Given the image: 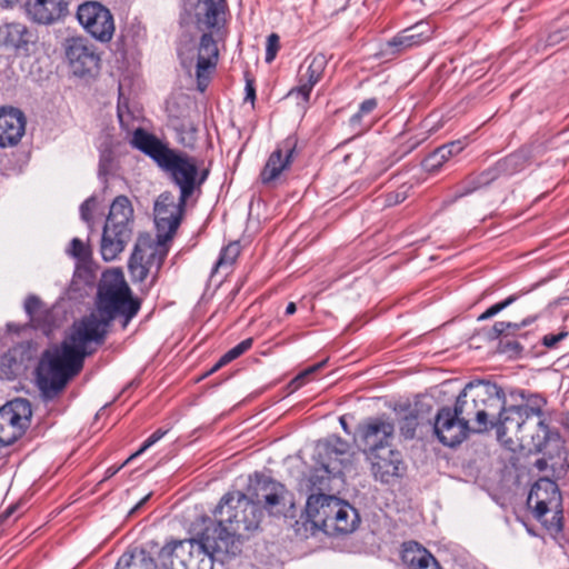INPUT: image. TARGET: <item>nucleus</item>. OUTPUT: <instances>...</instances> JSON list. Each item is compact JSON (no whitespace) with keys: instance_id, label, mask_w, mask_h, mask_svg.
Returning <instances> with one entry per match:
<instances>
[{"instance_id":"423d86ee","label":"nucleus","mask_w":569,"mask_h":569,"mask_svg":"<svg viewBox=\"0 0 569 569\" xmlns=\"http://www.w3.org/2000/svg\"><path fill=\"white\" fill-rule=\"evenodd\" d=\"M133 208L126 196L117 197L107 217L100 252L106 261H112L124 250L132 236Z\"/></svg>"},{"instance_id":"f3484780","label":"nucleus","mask_w":569,"mask_h":569,"mask_svg":"<svg viewBox=\"0 0 569 569\" xmlns=\"http://www.w3.org/2000/svg\"><path fill=\"white\" fill-rule=\"evenodd\" d=\"M473 385L472 395L473 401L477 402L478 410L486 412V430L490 427L489 417H493L495 411L506 402L505 392L497 383L476 380L470 381Z\"/></svg>"},{"instance_id":"2f4dec72","label":"nucleus","mask_w":569,"mask_h":569,"mask_svg":"<svg viewBox=\"0 0 569 569\" xmlns=\"http://www.w3.org/2000/svg\"><path fill=\"white\" fill-rule=\"evenodd\" d=\"M341 470L335 462L321 461L310 473L308 482L311 489L322 490L328 487L331 477L340 475Z\"/></svg>"},{"instance_id":"052dcab7","label":"nucleus","mask_w":569,"mask_h":569,"mask_svg":"<svg viewBox=\"0 0 569 569\" xmlns=\"http://www.w3.org/2000/svg\"><path fill=\"white\" fill-rule=\"evenodd\" d=\"M406 191H397L395 194L388 196V203L389 204H397L406 200Z\"/></svg>"},{"instance_id":"79ce46f5","label":"nucleus","mask_w":569,"mask_h":569,"mask_svg":"<svg viewBox=\"0 0 569 569\" xmlns=\"http://www.w3.org/2000/svg\"><path fill=\"white\" fill-rule=\"evenodd\" d=\"M418 415L413 411L407 413L400 421L399 429L406 439H412L418 427Z\"/></svg>"},{"instance_id":"4d7b16f0","label":"nucleus","mask_w":569,"mask_h":569,"mask_svg":"<svg viewBox=\"0 0 569 569\" xmlns=\"http://www.w3.org/2000/svg\"><path fill=\"white\" fill-rule=\"evenodd\" d=\"M1 367L3 366H8L9 368V371L8 372H4L6 377L8 379H12L14 376H16V371L13 370L12 366H17V362L16 360L13 359V357H11L10 355H3L1 357V362H0Z\"/></svg>"},{"instance_id":"393cba45","label":"nucleus","mask_w":569,"mask_h":569,"mask_svg":"<svg viewBox=\"0 0 569 569\" xmlns=\"http://www.w3.org/2000/svg\"><path fill=\"white\" fill-rule=\"evenodd\" d=\"M28 16L37 23L51 24L68 13L66 0H34L27 2Z\"/></svg>"},{"instance_id":"ea45409f","label":"nucleus","mask_w":569,"mask_h":569,"mask_svg":"<svg viewBox=\"0 0 569 569\" xmlns=\"http://www.w3.org/2000/svg\"><path fill=\"white\" fill-rule=\"evenodd\" d=\"M498 343V351L500 353L507 355L510 358L519 357L523 351V346L515 339H510L509 337H500Z\"/></svg>"},{"instance_id":"603ef678","label":"nucleus","mask_w":569,"mask_h":569,"mask_svg":"<svg viewBox=\"0 0 569 569\" xmlns=\"http://www.w3.org/2000/svg\"><path fill=\"white\" fill-rule=\"evenodd\" d=\"M568 337L567 331H561L557 335L548 333L542 338V345L548 349H553L557 345Z\"/></svg>"},{"instance_id":"a211bd4d","label":"nucleus","mask_w":569,"mask_h":569,"mask_svg":"<svg viewBox=\"0 0 569 569\" xmlns=\"http://www.w3.org/2000/svg\"><path fill=\"white\" fill-rule=\"evenodd\" d=\"M295 150L296 141L292 138H288L272 151L260 173L263 184H271L290 167Z\"/></svg>"},{"instance_id":"c03bdc74","label":"nucleus","mask_w":569,"mask_h":569,"mask_svg":"<svg viewBox=\"0 0 569 569\" xmlns=\"http://www.w3.org/2000/svg\"><path fill=\"white\" fill-rule=\"evenodd\" d=\"M517 300V296H510L508 297L507 299H505L503 301L501 302H498L493 306H491L490 308H488L483 313H481L479 317H478V320L479 321H483V320H487V319H490L492 317H495L496 315H498L500 311L505 310L507 307H509L510 305H512L515 301Z\"/></svg>"},{"instance_id":"2eb2a0df","label":"nucleus","mask_w":569,"mask_h":569,"mask_svg":"<svg viewBox=\"0 0 569 569\" xmlns=\"http://www.w3.org/2000/svg\"><path fill=\"white\" fill-rule=\"evenodd\" d=\"M528 505L533 507L536 518L541 519L550 510L561 506V495L556 481L540 478L533 483L528 496Z\"/></svg>"},{"instance_id":"a19ab883","label":"nucleus","mask_w":569,"mask_h":569,"mask_svg":"<svg viewBox=\"0 0 569 569\" xmlns=\"http://www.w3.org/2000/svg\"><path fill=\"white\" fill-rule=\"evenodd\" d=\"M128 267L132 280L137 282H143L148 274L151 272V270H149L148 267H146V264H143V262L138 259V254H131Z\"/></svg>"},{"instance_id":"0e129e2a","label":"nucleus","mask_w":569,"mask_h":569,"mask_svg":"<svg viewBox=\"0 0 569 569\" xmlns=\"http://www.w3.org/2000/svg\"><path fill=\"white\" fill-rule=\"evenodd\" d=\"M121 467L122 466L117 467V468H114V467L108 468L106 471V479L113 477L121 469Z\"/></svg>"},{"instance_id":"4c0bfd02","label":"nucleus","mask_w":569,"mask_h":569,"mask_svg":"<svg viewBox=\"0 0 569 569\" xmlns=\"http://www.w3.org/2000/svg\"><path fill=\"white\" fill-rule=\"evenodd\" d=\"M347 441L342 440L340 437H330L318 446L319 455L323 451L326 455L335 453L336 456L345 455L348 451Z\"/></svg>"},{"instance_id":"39448f33","label":"nucleus","mask_w":569,"mask_h":569,"mask_svg":"<svg viewBox=\"0 0 569 569\" xmlns=\"http://www.w3.org/2000/svg\"><path fill=\"white\" fill-rule=\"evenodd\" d=\"M219 542L210 528H206L198 538L167 542L158 557L166 569H177L173 558L179 559L182 569H213L216 553L229 555Z\"/></svg>"},{"instance_id":"8fccbe9b","label":"nucleus","mask_w":569,"mask_h":569,"mask_svg":"<svg viewBox=\"0 0 569 569\" xmlns=\"http://www.w3.org/2000/svg\"><path fill=\"white\" fill-rule=\"evenodd\" d=\"M114 569H142L140 561L132 553L124 552Z\"/></svg>"},{"instance_id":"58836bf2","label":"nucleus","mask_w":569,"mask_h":569,"mask_svg":"<svg viewBox=\"0 0 569 569\" xmlns=\"http://www.w3.org/2000/svg\"><path fill=\"white\" fill-rule=\"evenodd\" d=\"M116 170L114 153L111 148H104L100 151L99 177L106 178Z\"/></svg>"},{"instance_id":"7ed1b4c3","label":"nucleus","mask_w":569,"mask_h":569,"mask_svg":"<svg viewBox=\"0 0 569 569\" xmlns=\"http://www.w3.org/2000/svg\"><path fill=\"white\" fill-rule=\"evenodd\" d=\"M96 306L94 312L77 323L96 339V345H102L110 323L119 319L121 327L127 328L140 310L141 302L132 297L121 273H116L112 279L104 277L99 284Z\"/></svg>"},{"instance_id":"473e14b6","label":"nucleus","mask_w":569,"mask_h":569,"mask_svg":"<svg viewBox=\"0 0 569 569\" xmlns=\"http://www.w3.org/2000/svg\"><path fill=\"white\" fill-rule=\"evenodd\" d=\"M527 162V156L522 151L513 152L497 161L498 169L502 176H511L521 171Z\"/></svg>"},{"instance_id":"13d9d810","label":"nucleus","mask_w":569,"mask_h":569,"mask_svg":"<svg viewBox=\"0 0 569 569\" xmlns=\"http://www.w3.org/2000/svg\"><path fill=\"white\" fill-rule=\"evenodd\" d=\"M180 142L186 147H192L194 143V128L193 126L188 127L187 136L180 137Z\"/></svg>"},{"instance_id":"5fc2aeb1","label":"nucleus","mask_w":569,"mask_h":569,"mask_svg":"<svg viewBox=\"0 0 569 569\" xmlns=\"http://www.w3.org/2000/svg\"><path fill=\"white\" fill-rule=\"evenodd\" d=\"M94 203V198H89L80 206L81 219L87 223H90L91 221Z\"/></svg>"},{"instance_id":"412c9836","label":"nucleus","mask_w":569,"mask_h":569,"mask_svg":"<svg viewBox=\"0 0 569 569\" xmlns=\"http://www.w3.org/2000/svg\"><path fill=\"white\" fill-rule=\"evenodd\" d=\"M368 455L376 480L388 483L391 478L401 475L403 462L399 451L390 447L386 451L370 452Z\"/></svg>"},{"instance_id":"f704fd0d","label":"nucleus","mask_w":569,"mask_h":569,"mask_svg":"<svg viewBox=\"0 0 569 569\" xmlns=\"http://www.w3.org/2000/svg\"><path fill=\"white\" fill-rule=\"evenodd\" d=\"M532 321H533V319H531V318L525 319L520 323L509 322V321H498L493 325L491 331L489 332V338L490 339H499L500 337H510V336L515 335L516 331L530 325Z\"/></svg>"},{"instance_id":"3c124183","label":"nucleus","mask_w":569,"mask_h":569,"mask_svg":"<svg viewBox=\"0 0 569 569\" xmlns=\"http://www.w3.org/2000/svg\"><path fill=\"white\" fill-rule=\"evenodd\" d=\"M479 174L480 180L485 186H489L492 181L497 180L499 177L502 176L500 170L498 169L497 163L486 169L485 171L480 172Z\"/></svg>"},{"instance_id":"0eeeda50","label":"nucleus","mask_w":569,"mask_h":569,"mask_svg":"<svg viewBox=\"0 0 569 569\" xmlns=\"http://www.w3.org/2000/svg\"><path fill=\"white\" fill-rule=\"evenodd\" d=\"M31 403L23 398L8 401L0 408V447H8L18 441L30 427Z\"/></svg>"},{"instance_id":"5701e85b","label":"nucleus","mask_w":569,"mask_h":569,"mask_svg":"<svg viewBox=\"0 0 569 569\" xmlns=\"http://www.w3.org/2000/svg\"><path fill=\"white\" fill-rule=\"evenodd\" d=\"M26 118L16 108H0V147L17 144L24 133Z\"/></svg>"},{"instance_id":"09e8293b","label":"nucleus","mask_w":569,"mask_h":569,"mask_svg":"<svg viewBox=\"0 0 569 569\" xmlns=\"http://www.w3.org/2000/svg\"><path fill=\"white\" fill-rule=\"evenodd\" d=\"M483 187L486 186L482 184V181L480 180V174H471L462 182L460 196L471 193Z\"/></svg>"},{"instance_id":"f03ea898","label":"nucleus","mask_w":569,"mask_h":569,"mask_svg":"<svg viewBox=\"0 0 569 569\" xmlns=\"http://www.w3.org/2000/svg\"><path fill=\"white\" fill-rule=\"evenodd\" d=\"M90 343H96V339L74 322L60 347L43 355L38 385L46 399L56 398L69 380L81 371L84 358L93 352L88 349Z\"/></svg>"},{"instance_id":"4be33fe9","label":"nucleus","mask_w":569,"mask_h":569,"mask_svg":"<svg viewBox=\"0 0 569 569\" xmlns=\"http://www.w3.org/2000/svg\"><path fill=\"white\" fill-rule=\"evenodd\" d=\"M432 29L427 22L407 28L387 42L385 53L399 54L412 47L420 46L431 38Z\"/></svg>"},{"instance_id":"6e6d98bb","label":"nucleus","mask_w":569,"mask_h":569,"mask_svg":"<svg viewBox=\"0 0 569 569\" xmlns=\"http://www.w3.org/2000/svg\"><path fill=\"white\" fill-rule=\"evenodd\" d=\"M325 365V361L322 362H319L317 365H313L311 367H309L308 369H306L303 372H301L299 376L296 377V379L293 380L295 383H297V387L301 386L303 383V380L310 376L311 373L316 372L317 370H319L320 368H322Z\"/></svg>"},{"instance_id":"de8ad7c7","label":"nucleus","mask_w":569,"mask_h":569,"mask_svg":"<svg viewBox=\"0 0 569 569\" xmlns=\"http://www.w3.org/2000/svg\"><path fill=\"white\" fill-rule=\"evenodd\" d=\"M280 48V38L277 33H271L267 38L266 62L270 63L277 56Z\"/></svg>"},{"instance_id":"e2e57ef3","label":"nucleus","mask_w":569,"mask_h":569,"mask_svg":"<svg viewBox=\"0 0 569 569\" xmlns=\"http://www.w3.org/2000/svg\"><path fill=\"white\" fill-rule=\"evenodd\" d=\"M535 467L539 470V471H545L548 467V462L546 459L543 458H540L538 460H536L535 462Z\"/></svg>"},{"instance_id":"bb28decb","label":"nucleus","mask_w":569,"mask_h":569,"mask_svg":"<svg viewBox=\"0 0 569 569\" xmlns=\"http://www.w3.org/2000/svg\"><path fill=\"white\" fill-rule=\"evenodd\" d=\"M401 560L408 569H441L436 558L416 541L402 545Z\"/></svg>"},{"instance_id":"ddd939ff","label":"nucleus","mask_w":569,"mask_h":569,"mask_svg":"<svg viewBox=\"0 0 569 569\" xmlns=\"http://www.w3.org/2000/svg\"><path fill=\"white\" fill-rule=\"evenodd\" d=\"M470 427L465 425L456 409L441 408L435 419L433 431L441 443L455 447L468 436Z\"/></svg>"},{"instance_id":"72a5a7b5","label":"nucleus","mask_w":569,"mask_h":569,"mask_svg":"<svg viewBox=\"0 0 569 569\" xmlns=\"http://www.w3.org/2000/svg\"><path fill=\"white\" fill-rule=\"evenodd\" d=\"M24 310L34 327H41L46 323L44 316L47 310L44 309L43 302L37 296L30 295L27 297Z\"/></svg>"},{"instance_id":"9d476101","label":"nucleus","mask_w":569,"mask_h":569,"mask_svg":"<svg viewBox=\"0 0 569 569\" xmlns=\"http://www.w3.org/2000/svg\"><path fill=\"white\" fill-rule=\"evenodd\" d=\"M186 203H181V196L176 200L171 192L161 193L154 203V222L158 238L172 239L184 210Z\"/></svg>"},{"instance_id":"f257e3e1","label":"nucleus","mask_w":569,"mask_h":569,"mask_svg":"<svg viewBox=\"0 0 569 569\" xmlns=\"http://www.w3.org/2000/svg\"><path fill=\"white\" fill-rule=\"evenodd\" d=\"M287 493L282 483L256 472L249 478L247 492L222 496L213 511L218 523L210 529L211 535L229 555L236 556L240 552L241 539L259 529L263 509L271 516L280 513L286 507Z\"/></svg>"},{"instance_id":"bf43d9fd","label":"nucleus","mask_w":569,"mask_h":569,"mask_svg":"<svg viewBox=\"0 0 569 569\" xmlns=\"http://www.w3.org/2000/svg\"><path fill=\"white\" fill-rule=\"evenodd\" d=\"M565 39L563 31L558 30L555 32H551L547 38V44L548 46H556L559 42H561Z\"/></svg>"},{"instance_id":"680f3d73","label":"nucleus","mask_w":569,"mask_h":569,"mask_svg":"<svg viewBox=\"0 0 569 569\" xmlns=\"http://www.w3.org/2000/svg\"><path fill=\"white\" fill-rule=\"evenodd\" d=\"M208 174H209L208 169H203V170L199 171V168L197 167L196 189H199L204 183V181L208 178Z\"/></svg>"},{"instance_id":"864d4df0","label":"nucleus","mask_w":569,"mask_h":569,"mask_svg":"<svg viewBox=\"0 0 569 569\" xmlns=\"http://www.w3.org/2000/svg\"><path fill=\"white\" fill-rule=\"evenodd\" d=\"M246 80V97L244 101H250L251 103L256 100V88H254V79L250 76L248 71L244 72Z\"/></svg>"},{"instance_id":"aec40b11","label":"nucleus","mask_w":569,"mask_h":569,"mask_svg":"<svg viewBox=\"0 0 569 569\" xmlns=\"http://www.w3.org/2000/svg\"><path fill=\"white\" fill-rule=\"evenodd\" d=\"M166 241L167 240L163 238H158V241L154 242L148 234H141L137 239L132 254H138V259L143 262L149 270L154 268L151 284L154 283L157 273L167 257L168 250L164 248Z\"/></svg>"},{"instance_id":"774afa93","label":"nucleus","mask_w":569,"mask_h":569,"mask_svg":"<svg viewBox=\"0 0 569 569\" xmlns=\"http://www.w3.org/2000/svg\"><path fill=\"white\" fill-rule=\"evenodd\" d=\"M226 365L227 363H222V357H221L219 359V361L212 367V369L210 370V373L216 372L217 370H219L220 368H222Z\"/></svg>"},{"instance_id":"9b49d317","label":"nucleus","mask_w":569,"mask_h":569,"mask_svg":"<svg viewBox=\"0 0 569 569\" xmlns=\"http://www.w3.org/2000/svg\"><path fill=\"white\" fill-rule=\"evenodd\" d=\"M498 422H490V428L496 427L499 437H503L508 431L515 430L518 439L523 441L527 437L525 435L526 421L536 416L541 418L543 412L539 407L529 405H516L506 407L505 403L500 407Z\"/></svg>"},{"instance_id":"c9c22d12","label":"nucleus","mask_w":569,"mask_h":569,"mask_svg":"<svg viewBox=\"0 0 569 569\" xmlns=\"http://www.w3.org/2000/svg\"><path fill=\"white\" fill-rule=\"evenodd\" d=\"M531 445L536 452H541L550 440V429L543 419L537 423L536 433L530 435Z\"/></svg>"},{"instance_id":"b1692460","label":"nucleus","mask_w":569,"mask_h":569,"mask_svg":"<svg viewBox=\"0 0 569 569\" xmlns=\"http://www.w3.org/2000/svg\"><path fill=\"white\" fill-rule=\"evenodd\" d=\"M36 42V34L23 23L8 22L0 26V46L16 52H28Z\"/></svg>"},{"instance_id":"f8f14e48","label":"nucleus","mask_w":569,"mask_h":569,"mask_svg":"<svg viewBox=\"0 0 569 569\" xmlns=\"http://www.w3.org/2000/svg\"><path fill=\"white\" fill-rule=\"evenodd\" d=\"M395 425L385 418L369 419L358 428V439L367 453L386 451L391 447Z\"/></svg>"},{"instance_id":"cd10ccee","label":"nucleus","mask_w":569,"mask_h":569,"mask_svg":"<svg viewBox=\"0 0 569 569\" xmlns=\"http://www.w3.org/2000/svg\"><path fill=\"white\" fill-rule=\"evenodd\" d=\"M360 522L358 511L347 501H342L336 518L329 522V535H346L356 530Z\"/></svg>"},{"instance_id":"7c9ffc66","label":"nucleus","mask_w":569,"mask_h":569,"mask_svg":"<svg viewBox=\"0 0 569 569\" xmlns=\"http://www.w3.org/2000/svg\"><path fill=\"white\" fill-rule=\"evenodd\" d=\"M377 107L378 100L376 98L367 99L360 103L359 110L349 120L351 129L357 134L362 133L371 128L373 121L371 118H369V116L376 110Z\"/></svg>"},{"instance_id":"a878e982","label":"nucleus","mask_w":569,"mask_h":569,"mask_svg":"<svg viewBox=\"0 0 569 569\" xmlns=\"http://www.w3.org/2000/svg\"><path fill=\"white\" fill-rule=\"evenodd\" d=\"M473 385L468 382L463 390L459 393L455 409L460 416L465 425L469 426L471 421H475V431L481 432L486 430V412L478 410L476 400L473 401L472 395Z\"/></svg>"},{"instance_id":"20e7f679","label":"nucleus","mask_w":569,"mask_h":569,"mask_svg":"<svg viewBox=\"0 0 569 569\" xmlns=\"http://www.w3.org/2000/svg\"><path fill=\"white\" fill-rule=\"evenodd\" d=\"M131 144L169 174L180 190L181 203H187L196 191L197 159L186 152L171 149L168 143L142 128L133 131Z\"/></svg>"},{"instance_id":"37998d69","label":"nucleus","mask_w":569,"mask_h":569,"mask_svg":"<svg viewBox=\"0 0 569 569\" xmlns=\"http://www.w3.org/2000/svg\"><path fill=\"white\" fill-rule=\"evenodd\" d=\"M253 343L252 338H248L242 340L240 343L231 348L229 351H227L222 356V363H229L233 361L234 359L239 358L241 355H243L246 351H248Z\"/></svg>"},{"instance_id":"338daca9","label":"nucleus","mask_w":569,"mask_h":569,"mask_svg":"<svg viewBox=\"0 0 569 569\" xmlns=\"http://www.w3.org/2000/svg\"><path fill=\"white\" fill-rule=\"evenodd\" d=\"M17 0H0V7L2 8H9L12 7Z\"/></svg>"},{"instance_id":"6e6552de","label":"nucleus","mask_w":569,"mask_h":569,"mask_svg":"<svg viewBox=\"0 0 569 569\" xmlns=\"http://www.w3.org/2000/svg\"><path fill=\"white\" fill-rule=\"evenodd\" d=\"M63 49L66 61L72 74L84 78L98 72L100 58L87 39H66Z\"/></svg>"},{"instance_id":"e433bc0d","label":"nucleus","mask_w":569,"mask_h":569,"mask_svg":"<svg viewBox=\"0 0 569 569\" xmlns=\"http://www.w3.org/2000/svg\"><path fill=\"white\" fill-rule=\"evenodd\" d=\"M239 253H240L239 243L230 242L228 246H226L221 250L219 259L217 260L212 272H216L219 268L232 266V263L236 261Z\"/></svg>"},{"instance_id":"c756f323","label":"nucleus","mask_w":569,"mask_h":569,"mask_svg":"<svg viewBox=\"0 0 569 569\" xmlns=\"http://www.w3.org/2000/svg\"><path fill=\"white\" fill-rule=\"evenodd\" d=\"M463 148L465 144L460 140L442 144L428 156L423 164L426 169L429 171L437 170L452 156L460 153L463 150Z\"/></svg>"},{"instance_id":"1a4fd4ad","label":"nucleus","mask_w":569,"mask_h":569,"mask_svg":"<svg viewBox=\"0 0 569 569\" xmlns=\"http://www.w3.org/2000/svg\"><path fill=\"white\" fill-rule=\"evenodd\" d=\"M77 18L84 30L101 42L111 40L114 32L113 17L101 3L91 1L79 6Z\"/></svg>"},{"instance_id":"49530a36","label":"nucleus","mask_w":569,"mask_h":569,"mask_svg":"<svg viewBox=\"0 0 569 569\" xmlns=\"http://www.w3.org/2000/svg\"><path fill=\"white\" fill-rule=\"evenodd\" d=\"M70 253L82 261H86L90 256V249L78 238L72 239Z\"/></svg>"},{"instance_id":"69168bd1","label":"nucleus","mask_w":569,"mask_h":569,"mask_svg":"<svg viewBox=\"0 0 569 569\" xmlns=\"http://www.w3.org/2000/svg\"><path fill=\"white\" fill-rule=\"evenodd\" d=\"M297 310V307H296V303L295 302H289L287 308H286V315L287 316H291L296 312Z\"/></svg>"},{"instance_id":"a18cd8bd","label":"nucleus","mask_w":569,"mask_h":569,"mask_svg":"<svg viewBox=\"0 0 569 569\" xmlns=\"http://www.w3.org/2000/svg\"><path fill=\"white\" fill-rule=\"evenodd\" d=\"M167 433V430H162V429H158L156 430L143 443L142 446L140 447V449L138 451H136L134 453H132L124 462L128 463L129 461H131L132 459H134L136 457L140 456L142 452H144L148 448H150L151 446H153L154 443H157L164 435Z\"/></svg>"},{"instance_id":"dca6fc26","label":"nucleus","mask_w":569,"mask_h":569,"mask_svg":"<svg viewBox=\"0 0 569 569\" xmlns=\"http://www.w3.org/2000/svg\"><path fill=\"white\" fill-rule=\"evenodd\" d=\"M218 60L219 50L217 42L210 32H204L200 38L196 63V79L199 91L203 92L207 89Z\"/></svg>"},{"instance_id":"c85d7f7f","label":"nucleus","mask_w":569,"mask_h":569,"mask_svg":"<svg viewBox=\"0 0 569 569\" xmlns=\"http://www.w3.org/2000/svg\"><path fill=\"white\" fill-rule=\"evenodd\" d=\"M199 11L196 13L199 29H214L219 24V16L223 13L224 0H198Z\"/></svg>"},{"instance_id":"6ab92c4d","label":"nucleus","mask_w":569,"mask_h":569,"mask_svg":"<svg viewBox=\"0 0 569 569\" xmlns=\"http://www.w3.org/2000/svg\"><path fill=\"white\" fill-rule=\"evenodd\" d=\"M328 60L323 53L309 56L300 67L299 86L290 94L301 96L305 102L309 101L312 88L320 81Z\"/></svg>"},{"instance_id":"4468645a","label":"nucleus","mask_w":569,"mask_h":569,"mask_svg":"<svg viewBox=\"0 0 569 569\" xmlns=\"http://www.w3.org/2000/svg\"><path fill=\"white\" fill-rule=\"evenodd\" d=\"M343 500L336 496L325 493H312L308 497L306 503L307 520L312 528L322 530L329 535V522L336 518V511L339 510Z\"/></svg>"}]
</instances>
